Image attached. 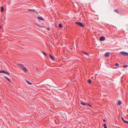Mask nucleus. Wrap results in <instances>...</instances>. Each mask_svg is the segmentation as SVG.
<instances>
[{"mask_svg": "<svg viewBox=\"0 0 128 128\" xmlns=\"http://www.w3.org/2000/svg\"><path fill=\"white\" fill-rule=\"evenodd\" d=\"M47 29L48 30H50V28H47Z\"/></svg>", "mask_w": 128, "mask_h": 128, "instance_id": "obj_26", "label": "nucleus"}, {"mask_svg": "<svg viewBox=\"0 0 128 128\" xmlns=\"http://www.w3.org/2000/svg\"><path fill=\"white\" fill-rule=\"evenodd\" d=\"M103 126H104V128H107V127L106 126V124H104Z\"/></svg>", "mask_w": 128, "mask_h": 128, "instance_id": "obj_16", "label": "nucleus"}, {"mask_svg": "<svg viewBox=\"0 0 128 128\" xmlns=\"http://www.w3.org/2000/svg\"><path fill=\"white\" fill-rule=\"evenodd\" d=\"M121 103H122V102L120 100H118V105H120V104H121Z\"/></svg>", "mask_w": 128, "mask_h": 128, "instance_id": "obj_9", "label": "nucleus"}, {"mask_svg": "<svg viewBox=\"0 0 128 128\" xmlns=\"http://www.w3.org/2000/svg\"><path fill=\"white\" fill-rule=\"evenodd\" d=\"M28 10L29 11L33 12H35L34 10L33 9H29V10Z\"/></svg>", "mask_w": 128, "mask_h": 128, "instance_id": "obj_14", "label": "nucleus"}, {"mask_svg": "<svg viewBox=\"0 0 128 128\" xmlns=\"http://www.w3.org/2000/svg\"><path fill=\"white\" fill-rule=\"evenodd\" d=\"M26 80V82L28 83L29 84H32V83L30 82H29V81H28L27 80Z\"/></svg>", "mask_w": 128, "mask_h": 128, "instance_id": "obj_15", "label": "nucleus"}, {"mask_svg": "<svg viewBox=\"0 0 128 128\" xmlns=\"http://www.w3.org/2000/svg\"><path fill=\"white\" fill-rule=\"evenodd\" d=\"M100 40L101 41L104 40H105V38L104 36H101L100 38Z\"/></svg>", "mask_w": 128, "mask_h": 128, "instance_id": "obj_6", "label": "nucleus"}, {"mask_svg": "<svg viewBox=\"0 0 128 128\" xmlns=\"http://www.w3.org/2000/svg\"><path fill=\"white\" fill-rule=\"evenodd\" d=\"M76 24L79 25V26L84 27V26L82 24V23L80 22H76Z\"/></svg>", "mask_w": 128, "mask_h": 128, "instance_id": "obj_2", "label": "nucleus"}, {"mask_svg": "<svg viewBox=\"0 0 128 128\" xmlns=\"http://www.w3.org/2000/svg\"><path fill=\"white\" fill-rule=\"evenodd\" d=\"M18 65L22 68V69L25 72H27V70L26 69L25 67L23 66V64H19Z\"/></svg>", "mask_w": 128, "mask_h": 128, "instance_id": "obj_1", "label": "nucleus"}, {"mask_svg": "<svg viewBox=\"0 0 128 128\" xmlns=\"http://www.w3.org/2000/svg\"><path fill=\"white\" fill-rule=\"evenodd\" d=\"M37 24V25H38V26L40 27H42V28H43V26H41V25H39Z\"/></svg>", "mask_w": 128, "mask_h": 128, "instance_id": "obj_24", "label": "nucleus"}, {"mask_svg": "<svg viewBox=\"0 0 128 128\" xmlns=\"http://www.w3.org/2000/svg\"><path fill=\"white\" fill-rule=\"evenodd\" d=\"M42 52V53L45 56H46L47 54V53H46L45 52Z\"/></svg>", "mask_w": 128, "mask_h": 128, "instance_id": "obj_17", "label": "nucleus"}, {"mask_svg": "<svg viewBox=\"0 0 128 128\" xmlns=\"http://www.w3.org/2000/svg\"><path fill=\"white\" fill-rule=\"evenodd\" d=\"M38 18V19H40L42 20H44V19L42 17H40V16H38L37 17Z\"/></svg>", "mask_w": 128, "mask_h": 128, "instance_id": "obj_10", "label": "nucleus"}, {"mask_svg": "<svg viewBox=\"0 0 128 128\" xmlns=\"http://www.w3.org/2000/svg\"><path fill=\"white\" fill-rule=\"evenodd\" d=\"M81 104L84 105H88L90 106L91 107H92V106L90 105V104H88V103H84L83 102H81Z\"/></svg>", "mask_w": 128, "mask_h": 128, "instance_id": "obj_4", "label": "nucleus"}, {"mask_svg": "<svg viewBox=\"0 0 128 128\" xmlns=\"http://www.w3.org/2000/svg\"><path fill=\"white\" fill-rule=\"evenodd\" d=\"M59 26L60 28H62V26L61 24H59Z\"/></svg>", "mask_w": 128, "mask_h": 128, "instance_id": "obj_19", "label": "nucleus"}, {"mask_svg": "<svg viewBox=\"0 0 128 128\" xmlns=\"http://www.w3.org/2000/svg\"><path fill=\"white\" fill-rule=\"evenodd\" d=\"M82 52H83V53H84V54H86L87 55H89L86 52H85L84 50H83Z\"/></svg>", "mask_w": 128, "mask_h": 128, "instance_id": "obj_12", "label": "nucleus"}, {"mask_svg": "<svg viewBox=\"0 0 128 128\" xmlns=\"http://www.w3.org/2000/svg\"><path fill=\"white\" fill-rule=\"evenodd\" d=\"M4 78H5L8 81L10 82V79L8 78V77L5 76H4Z\"/></svg>", "mask_w": 128, "mask_h": 128, "instance_id": "obj_13", "label": "nucleus"}, {"mask_svg": "<svg viewBox=\"0 0 128 128\" xmlns=\"http://www.w3.org/2000/svg\"><path fill=\"white\" fill-rule=\"evenodd\" d=\"M50 58H51L52 60H54V58L50 54Z\"/></svg>", "mask_w": 128, "mask_h": 128, "instance_id": "obj_8", "label": "nucleus"}, {"mask_svg": "<svg viewBox=\"0 0 128 128\" xmlns=\"http://www.w3.org/2000/svg\"><path fill=\"white\" fill-rule=\"evenodd\" d=\"M122 120L123 121V122L125 120L122 117Z\"/></svg>", "mask_w": 128, "mask_h": 128, "instance_id": "obj_25", "label": "nucleus"}, {"mask_svg": "<svg viewBox=\"0 0 128 128\" xmlns=\"http://www.w3.org/2000/svg\"><path fill=\"white\" fill-rule=\"evenodd\" d=\"M0 73H4L7 74H10L9 73H8L7 72L5 71L4 70H0Z\"/></svg>", "mask_w": 128, "mask_h": 128, "instance_id": "obj_5", "label": "nucleus"}, {"mask_svg": "<svg viewBox=\"0 0 128 128\" xmlns=\"http://www.w3.org/2000/svg\"><path fill=\"white\" fill-rule=\"evenodd\" d=\"M110 54V52H107L105 53L104 54V56L106 57H108Z\"/></svg>", "mask_w": 128, "mask_h": 128, "instance_id": "obj_7", "label": "nucleus"}, {"mask_svg": "<svg viewBox=\"0 0 128 128\" xmlns=\"http://www.w3.org/2000/svg\"><path fill=\"white\" fill-rule=\"evenodd\" d=\"M115 65L117 66H119V64L118 63H116L115 64Z\"/></svg>", "mask_w": 128, "mask_h": 128, "instance_id": "obj_20", "label": "nucleus"}, {"mask_svg": "<svg viewBox=\"0 0 128 128\" xmlns=\"http://www.w3.org/2000/svg\"><path fill=\"white\" fill-rule=\"evenodd\" d=\"M120 54L124 56H128V53L126 52H120Z\"/></svg>", "mask_w": 128, "mask_h": 128, "instance_id": "obj_3", "label": "nucleus"}, {"mask_svg": "<svg viewBox=\"0 0 128 128\" xmlns=\"http://www.w3.org/2000/svg\"><path fill=\"white\" fill-rule=\"evenodd\" d=\"M1 28V27H0V29Z\"/></svg>", "mask_w": 128, "mask_h": 128, "instance_id": "obj_28", "label": "nucleus"}, {"mask_svg": "<svg viewBox=\"0 0 128 128\" xmlns=\"http://www.w3.org/2000/svg\"><path fill=\"white\" fill-rule=\"evenodd\" d=\"M103 121L104 122H105L106 121V120L104 119L103 120Z\"/></svg>", "mask_w": 128, "mask_h": 128, "instance_id": "obj_27", "label": "nucleus"}, {"mask_svg": "<svg viewBox=\"0 0 128 128\" xmlns=\"http://www.w3.org/2000/svg\"><path fill=\"white\" fill-rule=\"evenodd\" d=\"M128 66L127 65H124V66H123V68H125V67H127Z\"/></svg>", "mask_w": 128, "mask_h": 128, "instance_id": "obj_23", "label": "nucleus"}, {"mask_svg": "<svg viewBox=\"0 0 128 128\" xmlns=\"http://www.w3.org/2000/svg\"><path fill=\"white\" fill-rule=\"evenodd\" d=\"M124 122L125 123H126L128 124V121H126V120H124Z\"/></svg>", "mask_w": 128, "mask_h": 128, "instance_id": "obj_21", "label": "nucleus"}, {"mask_svg": "<svg viewBox=\"0 0 128 128\" xmlns=\"http://www.w3.org/2000/svg\"><path fill=\"white\" fill-rule=\"evenodd\" d=\"M114 11H115V12H117V13H118V12H118V10H114Z\"/></svg>", "mask_w": 128, "mask_h": 128, "instance_id": "obj_22", "label": "nucleus"}, {"mask_svg": "<svg viewBox=\"0 0 128 128\" xmlns=\"http://www.w3.org/2000/svg\"><path fill=\"white\" fill-rule=\"evenodd\" d=\"M1 11L2 12L4 10V8L2 6H1Z\"/></svg>", "mask_w": 128, "mask_h": 128, "instance_id": "obj_11", "label": "nucleus"}, {"mask_svg": "<svg viewBox=\"0 0 128 128\" xmlns=\"http://www.w3.org/2000/svg\"><path fill=\"white\" fill-rule=\"evenodd\" d=\"M88 82L89 83H90L92 82V81L90 79L88 80Z\"/></svg>", "mask_w": 128, "mask_h": 128, "instance_id": "obj_18", "label": "nucleus"}]
</instances>
